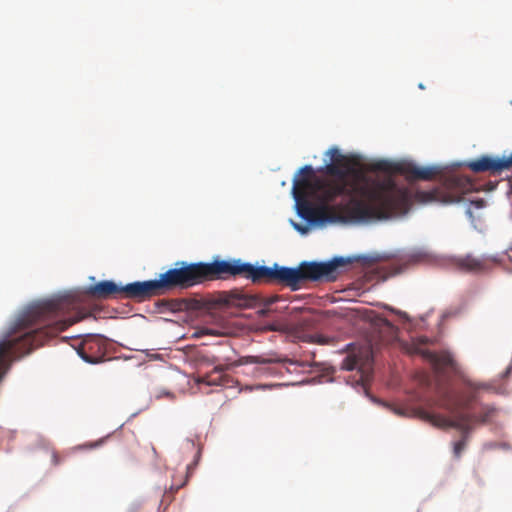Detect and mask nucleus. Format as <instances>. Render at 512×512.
Here are the masks:
<instances>
[{"label":"nucleus","mask_w":512,"mask_h":512,"mask_svg":"<svg viewBox=\"0 0 512 512\" xmlns=\"http://www.w3.org/2000/svg\"><path fill=\"white\" fill-rule=\"evenodd\" d=\"M396 414L402 415V412L400 410H395Z\"/></svg>","instance_id":"obj_25"},{"label":"nucleus","mask_w":512,"mask_h":512,"mask_svg":"<svg viewBox=\"0 0 512 512\" xmlns=\"http://www.w3.org/2000/svg\"><path fill=\"white\" fill-rule=\"evenodd\" d=\"M421 354L432 364L437 373H444V371L449 368H455L456 364L453 356L447 351L436 353L430 350H423L421 351Z\"/></svg>","instance_id":"obj_11"},{"label":"nucleus","mask_w":512,"mask_h":512,"mask_svg":"<svg viewBox=\"0 0 512 512\" xmlns=\"http://www.w3.org/2000/svg\"><path fill=\"white\" fill-rule=\"evenodd\" d=\"M238 275L246 278V263H242L241 260H215L211 263L181 261L176 263L175 268L160 274L158 279L137 281L131 288L137 293L144 294V300H147L176 289L184 290L207 281Z\"/></svg>","instance_id":"obj_2"},{"label":"nucleus","mask_w":512,"mask_h":512,"mask_svg":"<svg viewBox=\"0 0 512 512\" xmlns=\"http://www.w3.org/2000/svg\"><path fill=\"white\" fill-rule=\"evenodd\" d=\"M465 385L471 390L477 391L480 389H488V385L485 383L474 382L469 379L464 380Z\"/></svg>","instance_id":"obj_18"},{"label":"nucleus","mask_w":512,"mask_h":512,"mask_svg":"<svg viewBox=\"0 0 512 512\" xmlns=\"http://www.w3.org/2000/svg\"><path fill=\"white\" fill-rule=\"evenodd\" d=\"M469 434H463L461 440L454 443L453 447V453L456 458H460L462 452L464 451L467 441H468Z\"/></svg>","instance_id":"obj_17"},{"label":"nucleus","mask_w":512,"mask_h":512,"mask_svg":"<svg viewBox=\"0 0 512 512\" xmlns=\"http://www.w3.org/2000/svg\"><path fill=\"white\" fill-rule=\"evenodd\" d=\"M258 302L256 295L248 294L242 289H233L222 292L218 297V303L237 308H252Z\"/></svg>","instance_id":"obj_8"},{"label":"nucleus","mask_w":512,"mask_h":512,"mask_svg":"<svg viewBox=\"0 0 512 512\" xmlns=\"http://www.w3.org/2000/svg\"><path fill=\"white\" fill-rule=\"evenodd\" d=\"M467 166L476 173L490 172L491 174H499L504 170L512 168V154L509 157L493 158L490 156H482L474 161L467 163Z\"/></svg>","instance_id":"obj_7"},{"label":"nucleus","mask_w":512,"mask_h":512,"mask_svg":"<svg viewBox=\"0 0 512 512\" xmlns=\"http://www.w3.org/2000/svg\"><path fill=\"white\" fill-rule=\"evenodd\" d=\"M472 401H475V395H471L466 401H462L458 398H455L451 401H449L447 404L444 405V408L448 410L451 413V409H454V411H463V412H469L470 410V403Z\"/></svg>","instance_id":"obj_14"},{"label":"nucleus","mask_w":512,"mask_h":512,"mask_svg":"<svg viewBox=\"0 0 512 512\" xmlns=\"http://www.w3.org/2000/svg\"><path fill=\"white\" fill-rule=\"evenodd\" d=\"M103 439L101 440H98V441H95V442H90V443H87L84 445V447H87V448H96V447H99L102 443H103Z\"/></svg>","instance_id":"obj_19"},{"label":"nucleus","mask_w":512,"mask_h":512,"mask_svg":"<svg viewBox=\"0 0 512 512\" xmlns=\"http://www.w3.org/2000/svg\"><path fill=\"white\" fill-rule=\"evenodd\" d=\"M400 163H391L386 160H380L377 162H374L370 165V170L372 171H380L385 173H398V170L396 167H398Z\"/></svg>","instance_id":"obj_15"},{"label":"nucleus","mask_w":512,"mask_h":512,"mask_svg":"<svg viewBox=\"0 0 512 512\" xmlns=\"http://www.w3.org/2000/svg\"><path fill=\"white\" fill-rule=\"evenodd\" d=\"M396 169L398 170V173L404 175L408 181H428L441 173V169L437 166L419 167L410 162H401Z\"/></svg>","instance_id":"obj_9"},{"label":"nucleus","mask_w":512,"mask_h":512,"mask_svg":"<svg viewBox=\"0 0 512 512\" xmlns=\"http://www.w3.org/2000/svg\"><path fill=\"white\" fill-rule=\"evenodd\" d=\"M496 412L495 407L482 405L479 414L451 409V417L425 413L424 418L435 427L442 429L454 428L463 434H470L474 425L490 422L495 417Z\"/></svg>","instance_id":"obj_4"},{"label":"nucleus","mask_w":512,"mask_h":512,"mask_svg":"<svg viewBox=\"0 0 512 512\" xmlns=\"http://www.w3.org/2000/svg\"><path fill=\"white\" fill-rule=\"evenodd\" d=\"M347 355L342 360L340 368L346 371L359 370L361 372L370 368L373 358L369 349L348 344Z\"/></svg>","instance_id":"obj_6"},{"label":"nucleus","mask_w":512,"mask_h":512,"mask_svg":"<svg viewBox=\"0 0 512 512\" xmlns=\"http://www.w3.org/2000/svg\"><path fill=\"white\" fill-rule=\"evenodd\" d=\"M280 362V359L277 358H271V357H264V356H246L243 358L244 364H271Z\"/></svg>","instance_id":"obj_16"},{"label":"nucleus","mask_w":512,"mask_h":512,"mask_svg":"<svg viewBox=\"0 0 512 512\" xmlns=\"http://www.w3.org/2000/svg\"><path fill=\"white\" fill-rule=\"evenodd\" d=\"M331 162L325 166L330 179L317 177L312 166L299 171L293 181L292 194L300 217L310 223L368 221L388 219L406 214L413 201L421 204H449L459 200L452 191L464 193L472 183L466 176L451 175L444 187L416 190L414 193L399 187L392 179L369 181L364 176L349 183L347 176L353 172L354 161L338 148L327 152Z\"/></svg>","instance_id":"obj_1"},{"label":"nucleus","mask_w":512,"mask_h":512,"mask_svg":"<svg viewBox=\"0 0 512 512\" xmlns=\"http://www.w3.org/2000/svg\"><path fill=\"white\" fill-rule=\"evenodd\" d=\"M277 299H278V297H277V296H276V297H273V298H271V299H269V300L267 301V304H266V305H267V306L271 305L272 303L276 302V301H277Z\"/></svg>","instance_id":"obj_22"},{"label":"nucleus","mask_w":512,"mask_h":512,"mask_svg":"<svg viewBox=\"0 0 512 512\" xmlns=\"http://www.w3.org/2000/svg\"><path fill=\"white\" fill-rule=\"evenodd\" d=\"M267 312H268V309H262V310H260V314H261V315H266V314H267Z\"/></svg>","instance_id":"obj_24"},{"label":"nucleus","mask_w":512,"mask_h":512,"mask_svg":"<svg viewBox=\"0 0 512 512\" xmlns=\"http://www.w3.org/2000/svg\"><path fill=\"white\" fill-rule=\"evenodd\" d=\"M52 462L54 465H58L60 463V458L56 452L52 453Z\"/></svg>","instance_id":"obj_20"},{"label":"nucleus","mask_w":512,"mask_h":512,"mask_svg":"<svg viewBox=\"0 0 512 512\" xmlns=\"http://www.w3.org/2000/svg\"><path fill=\"white\" fill-rule=\"evenodd\" d=\"M350 263L343 257H336L328 262H303L298 268L254 266L246 263V279L253 283H279L296 290L302 281L327 280L336 278L337 269Z\"/></svg>","instance_id":"obj_3"},{"label":"nucleus","mask_w":512,"mask_h":512,"mask_svg":"<svg viewBox=\"0 0 512 512\" xmlns=\"http://www.w3.org/2000/svg\"><path fill=\"white\" fill-rule=\"evenodd\" d=\"M77 353L87 363H99L104 356L102 339L89 336L79 346Z\"/></svg>","instance_id":"obj_10"},{"label":"nucleus","mask_w":512,"mask_h":512,"mask_svg":"<svg viewBox=\"0 0 512 512\" xmlns=\"http://www.w3.org/2000/svg\"><path fill=\"white\" fill-rule=\"evenodd\" d=\"M227 368L228 366L226 365H217L210 373L201 376L198 381L209 386L224 385L227 378V375H225L224 372Z\"/></svg>","instance_id":"obj_13"},{"label":"nucleus","mask_w":512,"mask_h":512,"mask_svg":"<svg viewBox=\"0 0 512 512\" xmlns=\"http://www.w3.org/2000/svg\"><path fill=\"white\" fill-rule=\"evenodd\" d=\"M294 227H295V229H296V230H298V231H299V232H301V233H305V232L307 231V229H306V228L302 227V226H301V225H299V224H294Z\"/></svg>","instance_id":"obj_21"},{"label":"nucleus","mask_w":512,"mask_h":512,"mask_svg":"<svg viewBox=\"0 0 512 512\" xmlns=\"http://www.w3.org/2000/svg\"><path fill=\"white\" fill-rule=\"evenodd\" d=\"M136 282L129 283L125 286H119L111 280L100 281L87 288L86 293L97 299H135L138 301H145L144 294L137 293L132 290Z\"/></svg>","instance_id":"obj_5"},{"label":"nucleus","mask_w":512,"mask_h":512,"mask_svg":"<svg viewBox=\"0 0 512 512\" xmlns=\"http://www.w3.org/2000/svg\"><path fill=\"white\" fill-rule=\"evenodd\" d=\"M455 264L460 270L471 273L483 272L488 266L485 258L475 257L470 254L458 257Z\"/></svg>","instance_id":"obj_12"},{"label":"nucleus","mask_w":512,"mask_h":512,"mask_svg":"<svg viewBox=\"0 0 512 512\" xmlns=\"http://www.w3.org/2000/svg\"><path fill=\"white\" fill-rule=\"evenodd\" d=\"M206 334L215 335L216 333L212 329H206Z\"/></svg>","instance_id":"obj_23"}]
</instances>
